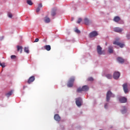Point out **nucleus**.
<instances>
[{
  "mask_svg": "<svg viewBox=\"0 0 130 130\" xmlns=\"http://www.w3.org/2000/svg\"><path fill=\"white\" fill-rule=\"evenodd\" d=\"M75 82V77H71L69 79L68 83L67 84V86L69 88H72L74 86V82Z\"/></svg>",
  "mask_w": 130,
  "mask_h": 130,
  "instance_id": "nucleus-1",
  "label": "nucleus"
},
{
  "mask_svg": "<svg viewBox=\"0 0 130 130\" xmlns=\"http://www.w3.org/2000/svg\"><path fill=\"white\" fill-rule=\"evenodd\" d=\"M111 97H114V94L111 92L110 91H108L106 95V101L107 102H109V100H110Z\"/></svg>",
  "mask_w": 130,
  "mask_h": 130,
  "instance_id": "nucleus-2",
  "label": "nucleus"
},
{
  "mask_svg": "<svg viewBox=\"0 0 130 130\" xmlns=\"http://www.w3.org/2000/svg\"><path fill=\"white\" fill-rule=\"evenodd\" d=\"M89 90V87L87 85L82 86V88H79L77 89V92H82V91L86 92Z\"/></svg>",
  "mask_w": 130,
  "mask_h": 130,
  "instance_id": "nucleus-3",
  "label": "nucleus"
},
{
  "mask_svg": "<svg viewBox=\"0 0 130 130\" xmlns=\"http://www.w3.org/2000/svg\"><path fill=\"white\" fill-rule=\"evenodd\" d=\"M113 44L115 45H117L118 46H119L121 48H122L124 46V44L121 43L118 41V40H116L113 43Z\"/></svg>",
  "mask_w": 130,
  "mask_h": 130,
  "instance_id": "nucleus-4",
  "label": "nucleus"
},
{
  "mask_svg": "<svg viewBox=\"0 0 130 130\" xmlns=\"http://www.w3.org/2000/svg\"><path fill=\"white\" fill-rule=\"evenodd\" d=\"M76 104L78 107L82 106V99H81V98L76 99Z\"/></svg>",
  "mask_w": 130,
  "mask_h": 130,
  "instance_id": "nucleus-5",
  "label": "nucleus"
},
{
  "mask_svg": "<svg viewBox=\"0 0 130 130\" xmlns=\"http://www.w3.org/2000/svg\"><path fill=\"white\" fill-rule=\"evenodd\" d=\"M118 100L120 103H126L127 99L125 97H119Z\"/></svg>",
  "mask_w": 130,
  "mask_h": 130,
  "instance_id": "nucleus-6",
  "label": "nucleus"
},
{
  "mask_svg": "<svg viewBox=\"0 0 130 130\" xmlns=\"http://www.w3.org/2000/svg\"><path fill=\"white\" fill-rule=\"evenodd\" d=\"M122 87H123V89L124 93H125V94H126V93H128V88L127 87H128L127 83H124L122 85Z\"/></svg>",
  "mask_w": 130,
  "mask_h": 130,
  "instance_id": "nucleus-7",
  "label": "nucleus"
},
{
  "mask_svg": "<svg viewBox=\"0 0 130 130\" xmlns=\"http://www.w3.org/2000/svg\"><path fill=\"white\" fill-rule=\"evenodd\" d=\"M90 38H93V37H95V36H98V32L96 31H93L89 34Z\"/></svg>",
  "mask_w": 130,
  "mask_h": 130,
  "instance_id": "nucleus-8",
  "label": "nucleus"
},
{
  "mask_svg": "<svg viewBox=\"0 0 130 130\" xmlns=\"http://www.w3.org/2000/svg\"><path fill=\"white\" fill-rule=\"evenodd\" d=\"M120 77V73L119 72H115L113 74V78L114 80H118Z\"/></svg>",
  "mask_w": 130,
  "mask_h": 130,
  "instance_id": "nucleus-9",
  "label": "nucleus"
},
{
  "mask_svg": "<svg viewBox=\"0 0 130 130\" xmlns=\"http://www.w3.org/2000/svg\"><path fill=\"white\" fill-rule=\"evenodd\" d=\"M96 50L98 54H100V55L103 54V51H102V48L99 45L97 46Z\"/></svg>",
  "mask_w": 130,
  "mask_h": 130,
  "instance_id": "nucleus-10",
  "label": "nucleus"
},
{
  "mask_svg": "<svg viewBox=\"0 0 130 130\" xmlns=\"http://www.w3.org/2000/svg\"><path fill=\"white\" fill-rule=\"evenodd\" d=\"M57 10V9L56 8H53L51 12V16H52V17H54V16H55V15H56V11Z\"/></svg>",
  "mask_w": 130,
  "mask_h": 130,
  "instance_id": "nucleus-11",
  "label": "nucleus"
},
{
  "mask_svg": "<svg viewBox=\"0 0 130 130\" xmlns=\"http://www.w3.org/2000/svg\"><path fill=\"white\" fill-rule=\"evenodd\" d=\"M34 81H35V77L31 76V77L29 78V79L27 81V83L28 84H31V83H33Z\"/></svg>",
  "mask_w": 130,
  "mask_h": 130,
  "instance_id": "nucleus-12",
  "label": "nucleus"
},
{
  "mask_svg": "<svg viewBox=\"0 0 130 130\" xmlns=\"http://www.w3.org/2000/svg\"><path fill=\"white\" fill-rule=\"evenodd\" d=\"M114 31L115 32H117V33H121V32L123 31V29L122 28H120L119 27H115L114 28Z\"/></svg>",
  "mask_w": 130,
  "mask_h": 130,
  "instance_id": "nucleus-13",
  "label": "nucleus"
},
{
  "mask_svg": "<svg viewBox=\"0 0 130 130\" xmlns=\"http://www.w3.org/2000/svg\"><path fill=\"white\" fill-rule=\"evenodd\" d=\"M54 118L56 121H60V117L59 114H55L54 116Z\"/></svg>",
  "mask_w": 130,
  "mask_h": 130,
  "instance_id": "nucleus-14",
  "label": "nucleus"
},
{
  "mask_svg": "<svg viewBox=\"0 0 130 130\" xmlns=\"http://www.w3.org/2000/svg\"><path fill=\"white\" fill-rule=\"evenodd\" d=\"M122 109L121 111V113L122 114H124V113H126V111H127V109L124 106L122 107Z\"/></svg>",
  "mask_w": 130,
  "mask_h": 130,
  "instance_id": "nucleus-15",
  "label": "nucleus"
},
{
  "mask_svg": "<svg viewBox=\"0 0 130 130\" xmlns=\"http://www.w3.org/2000/svg\"><path fill=\"white\" fill-rule=\"evenodd\" d=\"M91 23V22L89 19H88V18L84 19V23L85 25H90Z\"/></svg>",
  "mask_w": 130,
  "mask_h": 130,
  "instance_id": "nucleus-16",
  "label": "nucleus"
},
{
  "mask_svg": "<svg viewBox=\"0 0 130 130\" xmlns=\"http://www.w3.org/2000/svg\"><path fill=\"white\" fill-rule=\"evenodd\" d=\"M17 51H20V53L23 52V47L21 46H17Z\"/></svg>",
  "mask_w": 130,
  "mask_h": 130,
  "instance_id": "nucleus-17",
  "label": "nucleus"
},
{
  "mask_svg": "<svg viewBox=\"0 0 130 130\" xmlns=\"http://www.w3.org/2000/svg\"><path fill=\"white\" fill-rule=\"evenodd\" d=\"M113 21L117 23L120 21V17L118 16H115L113 19Z\"/></svg>",
  "mask_w": 130,
  "mask_h": 130,
  "instance_id": "nucleus-18",
  "label": "nucleus"
},
{
  "mask_svg": "<svg viewBox=\"0 0 130 130\" xmlns=\"http://www.w3.org/2000/svg\"><path fill=\"white\" fill-rule=\"evenodd\" d=\"M117 60L119 62H120V63H123V62H124V59L120 57L117 58Z\"/></svg>",
  "mask_w": 130,
  "mask_h": 130,
  "instance_id": "nucleus-19",
  "label": "nucleus"
},
{
  "mask_svg": "<svg viewBox=\"0 0 130 130\" xmlns=\"http://www.w3.org/2000/svg\"><path fill=\"white\" fill-rule=\"evenodd\" d=\"M44 48L45 49H46V50H47V51H49L51 49V47L50 45H46L44 47Z\"/></svg>",
  "mask_w": 130,
  "mask_h": 130,
  "instance_id": "nucleus-20",
  "label": "nucleus"
},
{
  "mask_svg": "<svg viewBox=\"0 0 130 130\" xmlns=\"http://www.w3.org/2000/svg\"><path fill=\"white\" fill-rule=\"evenodd\" d=\"M24 52H26V53H29V47H25L24 48Z\"/></svg>",
  "mask_w": 130,
  "mask_h": 130,
  "instance_id": "nucleus-21",
  "label": "nucleus"
},
{
  "mask_svg": "<svg viewBox=\"0 0 130 130\" xmlns=\"http://www.w3.org/2000/svg\"><path fill=\"white\" fill-rule=\"evenodd\" d=\"M108 48H109V50H108L109 52L110 53H112L113 52V48L111 46H110Z\"/></svg>",
  "mask_w": 130,
  "mask_h": 130,
  "instance_id": "nucleus-22",
  "label": "nucleus"
},
{
  "mask_svg": "<svg viewBox=\"0 0 130 130\" xmlns=\"http://www.w3.org/2000/svg\"><path fill=\"white\" fill-rule=\"evenodd\" d=\"M45 23H49L50 22V18L47 17H45Z\"/></svg>",
  "mask_w": 130,
  "mask_h": 130,
  "instance_id": "nucleus-23",
  "label": "nucleus"
},
{
  "mask_svg": "<svg viewBox=\"0 0 130 130\" xmlns=\"http://www.w3.org/2000/svg\"><path fill=\"white\" fill-rule=\"evenodd\" d=\"M12 94H13V91L11 90L9 92H8L7 93H6V96H7V97H9V96H11Z\"/></svg>",
  "mask_w": 130,
  "mask_h": 130,
  "instance_id": "nucleus-24",
  "label": "nucleus"
},
{
  "mask_svg": "<svg viewBox=\"0 0 130 130\" xmlns=\"http://www.w3.org/2000/svg\"><path fill=\"white\" fill-rule=\"evenodd\" d=\"M27 5H29V6H32V5H33V3H32V1H31V0H27Z\"/></svg>",
  "mask_w": 130,
  "mask_h": 130,
  "instance_id": "nucleus-25",
  "label": "nucleus"
},
{
  "mask_svg": "<svg viewBox=\"0 0 130 130\" xmlns=\"http://www.w3.org/2000/svg\"><path fill=\"white\" fill-rule=\"evenodd\" d=\"M106 77L107 79H112V75H111V74H107Z\"/></svg>",
  "mask_w": 130,
  "mask_h": 130,
  "instance_id": "nucleus-26",
  "label": "nucleus"
},
{
  "mask_svg": "<svg viewBox=\"0 0 130 130\" xmlns=\"http://www.w3.org/2000/svg\"><path fill=\"white\" fill-rule=\"evenodd\" d=\"M75 32H76L78 34H80V33H81V31H80V30H79L78 28L75 29Z\"/></svg>",
  "mask_w": 130,
  "mask_h": 130,
  "instance_id": "nucleus-27",
  "label": "nucleus"
},
{
  "mask_svg": "<svg viewBox=\"0 0 130 130\" xmlns=\"http://www.w3.org/2000/svg\"><path fill=\"white\" fill-rule=\"evenodd\" d=\"M16 57L17 56H16L15 55H12L11 56V59H16Z\"/></svg>",
  "mask_w": 130,
  "mask_h": 130,
  "instance_id": "nucleus-28",
  "label": "nucleus"
},
{
  "mask_svg": "<svg viewBox=\"0 0 130 130\" xmlns=\"http://www.w3.org/2000/svg\"><path fill=\"white\" fill-rule=\"evenodd\" d=\"M81 22H82V18H79L77 23V24H80Z\"/></svg>",
  "mask_w": 130,
  "mask_h": 130,
  "instance_id": "nucleus-29",
  "label": "nucleus"
},
{
  "mask_svg": "<svg viewBox=\"0 0 130 130\" xmlns=\"http://www.w3.org/2000/svg\"><path fill=\"white\" fill-rule=\"evenodd\" d=\"M88 81H94V79L92 77H89L88 78Z\"/></svg>",
  "mask_w": 130,
  "mask_h": 130,
  "instance_id": "nucleus-30",
  "label": "nucleus"
},
{
  "mask_svg": "<svg viewBox=\"0 0 130 130\" xmlns=\"http://www.w3.org/2000/svg\"><path fill=\"white\" fill-rule=\"evenodd\" d=\"M1 67H2V68H5L6 67V65L5 64V62H3V63H1Z\"/></svg>",
  "mask_w": 130,
  "mask_h": 130,
  "instance_id": "nucleus-31",
  "label": "nucleus"
},
{
  "mask_svg": "<svg viewBox=\"0 0 130 130\" xmlns=\"http://www.w3.org/2000/svg\"><path fill=\"white\" fill-rule=\"evenodd\" d=\"M39 12H40V8H37V9H36V12L37 13H39Z\"/></svg>",
  "mask_w": 130,
  "mask_h": 130,
  "instance_id": "nucleus-32",
  "label": "nucleus"
},
{
  "mask_svg": "<svg viewBox=\"0 0 130 130\" xmlns=\"http://www.w3.org/2000/svg\"><path fill=\"white\" fill-rule=\"evenodd\" d=\"M8 17L9 18H12L13 17V15L11 14V13H8Z\"/></svg>",
  "mask_w": 130,
  "mask_h": 130,
  "instance_id": "nucleus-33",
  "label": "nucleus"
},
{
  "mask_svg": "<svg viewBox=\"0 0 130 130\" xmlns=\"http://www.w3.org/2000/svg\"><path fill=\"white\" fill-rule=\"evenodd\" d=\"M38 8H39V9H40V8H42V4L40 3V4H39Z\"/></svg>",
  "mask_w": 130,
  "mask_h": 130,
  "instance_id": "nucleus-34",
  "label": "nucleus"
},
{
  "mask_svg": "<svg viewBox=\"0 0 130 130\" xmlns=\"http://www.w3.org/2000/svg\"><path fill=\"white\" fill-rule=\"evenodd\" d=\"M38 41H39V39L37 38L35 39L34 42H38Z\"/></svg>",
  "mask_w": 130,
  "mask_h": 130,
  "instance_id": "nucleus-35",
  "label": "nucleus"
},
{
  "mask_svg": "<svg viewBox=\"0 0 130 130\" xmlns=\"http://www.w3.org/2000/svg\"><path fill=\"white\" fill-rule=\"evenodd\" d=\"M126 37L127 39H130V35L129 34L127 35Z\"/></svg>",
  "mask_w": 130,
  "mask_h": 130,
  "instance_id": "nucleus-36",
  "label": "nucleus"
},
{
  "mask_svg": "<svg viewBox=\"0 0 130 130\" xmlns=\"http://www.w3.org/2000/svg\"><path fill=\"white\" fill-rule=\"evenodd\" d=\"M108 107V104L107 103L105 105V108H107Z\"/></svg>",
  "mask_w": 130,
  "mask_h": 130,
  "instance_id": "nucleus-37",
  "label": "nucleus"
},
{
  "mask_svg": "<svg viewBox=\"0 0 130 130\" xmlns=\"http://www.w3.org/2000/svg\"><path fill=\"white\" fill-rule=\"evenodd\" d=\"M25 88H27V86H23V90H25Z\"/></svg>",
  "mask_w": 130,
  "mask_h": 130,
  "instance_id": "nucleus-38",
  "label": "nucleus"
},
{
  "mask_svg": "<svg viewBox=\"0 0 130 130\" xmlns=\"http://www.w3.org/2000/svg\"><path fill=\"white\" fill-rule=\"evenodd\" d=\"M121 23L123 24V21H122Z\"/></svg>",
  "mask_w": 130,
  "mask_h": 130,
  "instance_id": "nucleus-39",
  "label": "nucleus"
},
{
  "mask_svg": "<svg viewBox=\"0 0 130 130\" xmlns=\"http://www.w3.org/2000/svg\"><path fill=\"white\" fill-rule=\"evenodd\" d=\"M106 45L107 46V43H106Z\"/></svg>",
  "mask_w": 130,
  "mask_h": 130,
  "instance_id": "nucleus-40",
  "label": "nucleus"
},
{
  "mask_svg": "<svg viewBox=\"0 0 130 130\" xmlns=\"http://www.w3.org/2000/svg\"><path fill=\"white\" fill-rule=\"evenodd\" d=\"M1 64H2V63H1V62H0V66H1Z\"/></svg>",
  "mask_w": 130,
  "mask_h": 130,
  "instance_id": "nucleus-41",
  "label": "nucleus"
}]
</instances>
